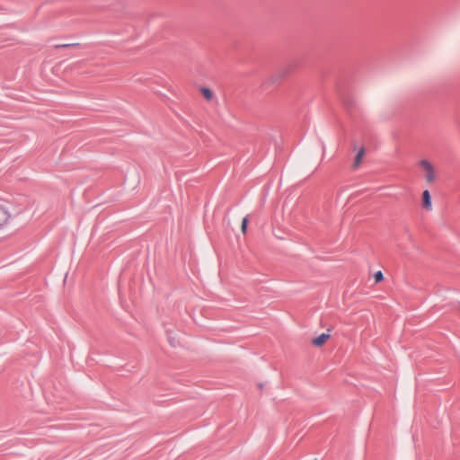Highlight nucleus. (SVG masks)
<instances>
[{"mask_svg":"<svg viewBox=\"0 0 460 460\" xmlns=\"http://www.w3.org/2000/svg\"><path fill=\"white\" fill-rule=\"evenodd\" d=\"M425 181L429 184H432L437 180V172L435 166L428 160L423 159L419 162Z\"/></svg>","mask_w":460,"mask_h":460,"instance_id":"nucleus-1","label":"nucleus"},{"mask_svg":"<svg viewBox=\"0 0 460 460\" xmlns=\"http://www.w3.org/2000/svg\"><path fill=\"white\" fill-rule=\"evenodd\" d=\"M11 218V213L6 207L0 204V227L5 226Z\"/></svg>","mask_w":460,"mask_h":460,"instance_id":"nucleus-2","label":"nucleus"},{"mask_svg":"<svg viewBox=\"0 0 460 460\" xmlns=\"http://www.w3.org/2000/svg\"><path fill=\"white\" fill-rule=\"evenodd\" d=\"M422 208L427 211L432 210L431 196L428 190L422 192Z\"/></svg>","mask_w":460,"mask_h":460,"instance_id":"nucleus-3","label":"nucleus"},{"mask_svg":"<svg viewBox=\"0 0 460 460\" xmlns=\"http://www.w3.org/2000/svg\"><path fill=\"white\" fill-rule=\"evenodd\" d=\"M365 153H366V150L364 147H360L358 149V154H357V155L354 159L353 164H352L353 170H357L360 166L362 160L364 158Z\"/></svg>","mask_w":460,"mask_h":460,"instance_id":"nucleus-4","label":"nucleus"},{"mask_svg":"<svg viewBox=\"0 0 460 460\" xmlns=\"http://www.w3.org/2000/svg\"><path fill=\"white\" fill-rule=\"evenodd\" d=\"M330 337L331 335L329 333H322L318 337L312 340V344L315 347H321L330 339Z\"/></svg>","mask_w":460,"mask_h":460,"instance_id":"nucleus-5","label":"nucleus"},{"mask_svg":"<svg viewBox=\"0 0 460 460\" xmlns=\"http://www.w3.org/2000/svg\"><path fill=\"white\" fill-rule=\"evenodd\" d=\"M201 93L205 99H207L208 101L212 100L213 93L208 88H203L201 90Z\"/></svg>","mask_w":460,"mask_h":460,"instance_id":"nucleus-6","label":"nucleus"},{"mask_svg":"<svg viewBox=\"0 0 460 460\" xmlns=\"http://www.w3.org/2000/svg\"><path fill=\"white\" fill-rule=\"evenodd\" d=\"M247 226H248V218L247 217H243V219L242 221V226H241V231H242L243 234H246Z\"/></svg>","mask_w":460,"mask_h":460,"instance_id":"nucleus-7","label":"nucleus"},{"mask_svg":"<svg viewBox=\"0 0 460 460\" xmlns=\"http://www.w3.org/2000/svg\"><path fill=\"white\" fill-rule=\"evenodd\" d=\"M376 282H381L384 279V275L381 271H377L374 275Z\"/></svg>","mask_w":460,"mask_h":460,"instance_id":"nucleus-8","label":"nucleus"}]
</instances>
